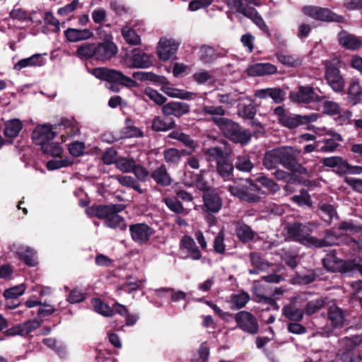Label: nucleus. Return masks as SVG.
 Listing matches in <instances>:
<instances>
[{"mask_svg": "<svg viewBox=\"0 0 362 362\" xmlns=\"http://www.w3.org/2000/svg\"><path fill=\"white\" fill-rule=\"evenodd\" d=\"M316 228L315 224H302L294 223L286 226V231L288 237L293 240L298 241L308 247H322L331 245L333 243L328 242L324 239H317L310 235Z\"/></svg>", "mask_w": 362, "mask_h": 362, "instance_id": "f257e3e1", "label": "nucleus"}, {"mask_svg": "<svg viewBox=\"0 0 362 362\" xmlns=\"http://www.w3.org/2000/svg\"><path fill=\"white\" fill-rule=\"evenodd\" d=\"M217 126L226 136L234 142L246 144L250 140V136L246 132L242 131L238 124L229 119L223 117L218 122Z\"/></svg>", "mask_w": 362, "mask_h": 362, "instance_id": "f03ea898", "label": "nucleus"}, {"mask_svg": "<svg viewBox=\"0 0 362 362\" xmlns=\"http://www.w3.org/2000/svg\"><path fill=\"white\" fill-rule=\"evenodd\" d=\"M92 73L99 79L109 82H117L129 88L137 86V83L134 80L126 76L122 72L115 69L100 67L94 69Z\"/></svg>", "mask_w": 362, "mask_h": 362, "instance_id": "7ed1b4c3", "label": "nucleus"}, {"mask_svg": "<svg viewBox=\"0 0 362 362\" xmlns=\"http://www.w3.org/2000/svg\"><path fill=\"white\" fill-rule=\"evenodd\" d=\"M227 5L231 8L250 18L257 27L268 33V28L257 11L252 7H245L241 0H226Z\"/></svg>", "mask_w": 362, "mask_h": 362, "instance_id": "20e7f679", "label": "nucleus"}, {"mask_svg": "<svg viewBox=\"0 0 362 362\" xmlns=\"http://www.w3.org/2000/svg\"><path fill=\"white\" fill-rule=\"evenodd\" d=\"M128 68L146 69L153 64L151 56L139 49H134L131 54H126L122 61Z\"/></svg>", "mask_w": 362, "mask_h": 362, "instance_id": "39448f33", "label": "nucleus"}, {"mask_svg": "<svg viewBox=\"0 0 362 362\" xmlns=\"http://www.w3.org/2000/svg\"><path fill=\"white\" fill-rule=\"evenodd\" d=\"M255 187L249 180H240L229 185L228 190L232 195L240 199L255 202L259 199L257 195L252 193Z\"/></svg>", "mask_w": 362, "mask_h": 362, "instance_id": "423d86ee", "label": "nucleus"}, {"mask_svg": "<svg viewBox=\"0 0 362 362\" xmlns=\"http://www.w3.org/2000/svg\"><path fill=\"white\" fill-rule=\"evenodd\" d=\"M112 40V35H107L104 42L95 44L96 60L105 62L117 54L118 49Z\"/></svg>", "mask_w": 362, "mask_h": 362, "instance_id": "0eeeda50", "label": "nucleus"}, {"mask_svg": "<svg viewBox=\"0 0 362 362\" xmlns=\"http://www.w3.org/2000/svg\"><path fill=\"white\" fill-rule=\"evenodd\" d=\"M303 13L312 18L323 21H341L342 17L333 13L327 8L308 6L303 8Z\"/></svg>", "mask_w": 362, "mask_h": 362, "instance_id": "6e6552de", "label": "nucleus"}, {"mask_svg": "<svg viewBox=\"0 0 362 362\" xmlns=\"http://www.w3.org/2000/svg\"><path fill=\"white\" fill-rule=\"evenodd\" d=\"M159 86L160 90L170 98L182 100H194L197 96L196 93L173 87L170 81L165 77L160 81Z\"/></svg>", "mask_w": 362, "mask_h": 362, "instance_id": "1a4fd4ad", "label": "nucleus"}, {"mask_svg": "<svg viewBox=\"0 0 362 362\" xmlns=\"http://www.w3.org/2000/svg\"><path fill=\"white\" fill-rule=\"evenodd\" d=\"M179 43L172 38L161 37L157 47V53L162 61H168L177 52Z\"/></svg>", "mask_w": 362, "mask_h": 362, "instance_id": "9d476101", "label": "nucleus"}, {"mask_svg": "<svg viewBox=\"0 0 362 362\" xmlns=\"http://www.w3.org/2000/svg\"><path fill=\"white\" fill-rule=\"evenodd\" d=\"M323 265L329 271L341 273L349 272L354 267L352 262L341 260L332 255H328L323 259Z\"/></svg>", "mask_w": 362, "mask_h": 362, "instance_id": "9b49d317", "label": "nucleus"}, {"mask_svg": "<svg viewBox=\"0 0 362 362\" xmlns=\"http://www.w3.org/2000/svg\"><path fill=\"white\" fill-rule=\"evenodd\" d=\"M290 99L298 103H310L320 101V98L316 94L314 89L309 86H300L297 91H292L289 95Z\"/></svg>", "mask_w": 362, "mask_h": 362, "instance_id": "f8f14e48", "label": "nucleus"}, {"mask_svg": "<svg viewBox=\"0 0 362 362\" xmlns=\"http://www.w3.org/2000/svg\"><path fill=\"white\" fill-rule=\"evenodd\" d=\"M132 239L136 243H146L153 233V230L146 223H136L129 226Z\"/></svg>", "mask_w": 362, "mask_h": 362, "instance_id": "ddd939ff", "label": "nucleus"}, {"mask_svg": "<svg viewBox=\"0 0 362 362\" xmlns=\"http://www.w3.org/2000/svg\"><path fill=\"white\" fill-rule=\"evenodd\" d=\"M235 321L238 327L250 334L258 332V324L256 318L247 311H240L235 315Z\"/></svg>", "mask_w": 362, "mask_h": 362, "instance_id": "4468645a", "label": "nucleus"}, {"mask_svg": "<svg viewBox=\"0 0 362 362\" xmlns=\"http://www.w3.org/2000/svg\"><path fill=\"white\" fill-rule=\"evenodd\" d=\"M274 113L277 117L279 123L285 127L294 129L301 125L300 115L288 114L282 106L276 107Z\"/></svg>", "mask_w": 362, "mask_h": 362, "instance_id": "2eb2a0df", "label": "nucleus"}, {"mask_svg": "<svg viewBox=\"0 0 362 362\" xmlns=\"http://www.w3.org/2000/svg\"><path fill=\"white\" fill-rule=\"evenodd\" d=\"M325 78L329 86L335 92H340L344 89V81L340 74L338 68L332 64L327 66Z\"/></svg>", "mask_w": 362, "mask_h": 362, "instance_id": "dca6fc26", "label": "nucleus"}, {"mask_svg": "<svg viewBox=\"0 0 362 362\" xmlns=\"http://www.w3.org/2000/svg\"><path fill=\"white\" fill-rule=\"evenodd\" d=\"M54 137V133L53 132L52 128L49 125H39L37 126L32 134V139L33 141L37 144L41 146V148H43V146L52 140Z\"/></svg>", "mask_w": 362, "mask_h": 362, "instance_id": "f3484780", "label": "nucleus"}, {"mask_svg": "<svg viewBox=\"0 0 362 362\" xmlns=\"http://www.w3.org/2000/svg\"><path fill=\"white\" fill-rule=\"evenodd\" d=\"M124 209L125 206L123 204L99 205L88 208L86 213L89 216H97L106 220L113 210L122 211Z\"/></svg>", "mask_w": 362, "mask_h": 362, "instance_id": "a211bd4d", "label": "nucleus"}, {"mask_svg": "<svg viewBox=\"0 0 362 362\" xmlns=\"http://www.w3.org/2000/svg\"><path fill=\"white\" fill-rule=\"evenodd\" d=\"M181 251L186 252V257L198 260L202 257V253L194 239L189 235H184L180 241Z\"/></svg>", "mask_w": 362, "mask_h": 362, "instance_id": "6ab92c4d", "label": "nucleus"}, {"mask_svg": "<svg viewBox=\"0 0 362 362\" xmlns=\"http://www.w3.org/2000/svg\"><path fill=\"white\" fill-rule=\"evenodd\" d=\"M189 105L187 103L171 101L166 104L164 103L162 107V113L165 116L173 115L180 117L189 112Z\"/></svg>", "mask_w": 362, "mask_h": 362, "instance_id": "aec40b11", "label": "nucleus"}, {"mask_svg": "<svg viewBox=\"0 0 362 362\" xmlns=\"http://www.w3.org/2000/svg\"><path fill=\"white\" fill-rule=\"evenodd\" d=\"M12 250L29 266L34 267L37 264L36 252L31 247L18 244H13Z\"/></svg>", "mask_w": 362, "mask_h": 362, "instance_id": "412c9836", "label": "nucleus"}, {"mask_svg": "<svg viewBox=\"0 0 362 362\" xmlns=\"http://www.w3.org/2000/svg\"><path fill=\"white\" fill-rule=\"evenodd\" d=\"M339 44L349 49H358L362 47L361 37L350 34L346 31H341L338 34Z\"/></svg>", "mask_w": 362, "mask_h": 362, "instance_id": "4be33fe9", "label": "nucleus"}, {"mask_svg": "<svg viewBox=\"0 0 362 362\" xmlns=\"http://www.w3.org/2000/svg\"><path fill=\"white\" fill-rule=\"evenodd\" d=\"M277 71V68L270 63H257L250 66L247 72L249 76H257L274 74Z\"/></svg>", "mask_w": 362, "mask_h": 362, "instance_id": "5701e85b", "label": "nucleus"}, {"mask_svg": "<svg viewBox=\"0 0 362 362\" xmlns=\"http://www.w3.org/2000/svg\"><path fill=\"white\" fill-rule=\"evenodd\" d=\"M276 153L279 158V163L282 164L286 168H292L295 163V151L291 147H282L276 148Z\"/></svg>", "mask_w": 362, "mask_h": 362, "instance_id": "b1692460", "label": "nucleus"}, {"mask_svg": "<svg viewBox=\"0 0 362 362\" xmlns=\"http://www.w3.org/2000/svg\"><path fill=\"white\" fill-rule=\"evenodd\" d=\"M64 35L66 40L71 42L86 40L91 38L93 35L90 29H76L68 28L64 31Z\"/></svg>", "mask_w": 362, "mask_h": 362, "instance_id": "393cba45", "label": "nucleus"}, {"mask_svg": "<svg viewBox=\"0 0 362 362\" xmlns=\"http://www.w3.org/2000/svg\"><path fill=\"white\" fill-rule=\"evenodd\" d=\"M45 64V60L40 54H35L30 57L22 59L14 64L13 69L20 71L27 67L41 66Z\"/></svg>", "mask_w": 362, "mask_h": 362, "instance_id": "a878e982", "label": "nucleus"}, {"mask_svg": "<svg viewBox=\"0 0 362 362\" xmlns=\"http://www.w3.org/2000/svg\"><path fill=\"white\" fill-rule=\"evenodd\" d=\"M200 113L205 116L209 115L211 120L217 125L218 122L223 118V116L226 112L222 106L204 105Z\"/></svg>", "mask_w": 362, "mask_h": 362, "instance_id": "bb28decb", "label": "nucleus"}, {"mask_svg": "<svg viewBox=\"0 0 362 362\" xmlns=\"http://www.w3.org/2000/svg\"><path fill=\"white\" fill-rule=\"evenodd\" d=\"M235 233L237 237L244 243L252 240L255 235V233L252 230L250 226L242 221L236 223Z\"/></svg>", "mask_w": 362, "mask_h": 362, "instance_id": "cd10ccee", "label": "nucleus"}, {"mask_svg": "<svg viewBox=\"0 0 362 362\" xmlns=\"http://www.w3.org/2000/svg\"><path fill=\"white\" fill-rule=\"evenodd\" d=\"M151 177L158 185L168 186L171 184L172 180L164 165H161L151 173Z\"/></svg>", "mask_w": 362, "mask_h": 362, "instance_id": "c85d7f7f", "label": "nucleus"}, {"mask_svg": "<svg viewBox=\"0 0 362 362\" xmlns=\"http://www.w3.org/2000/svg\"><path fill=\"white\" fill-rule=\"evenodd\" d=\"M23 128V123L18 119L8 120L4 124V135L8 138H15L18 136Z\"/></svg>", "mask_w": 362, "mask_h": 362, "instance_id": "c756f323", "label": "nucleus"}, {"mask_svg": "<svg viewBox=\"0 0 362 362\" xmlns=\"http://www.w3.org/2000/svg\"><path fill=\"white\" fill-rule=\"evenodd\" d=\"M119 211L113 210L107 218L105 221V224L109 228L114 229L124 230L127 228V223L123 217L118 214Z\"/></svg>", "mask_w": 362, "mask_h": 362, "instance_id": "7c9ffc66", "label": "nucleus"}, {"mask_svg": "<svg viewBox=\"0 0 362 362\" xmlns=\"http://www.w3.org/2000/svg\"><path fill=\"white\" fill-rule=\"evenodd\" d=\"M204 205L208 211L216 213L221 208L219 197L214 192H206L204 196Z\"/></svg>", "mask_w": 362, "mask_h": 362, "instance_id": "2f4dec72", "label": "nucleus"}, {"mask_svg": "<svg viewBox=\"0 0 362 362\" xmlns=\"http://www.w3.org/2000/svg\"><path fill=\"white\" fill-rule=\"evenodd\" d=\"M327 134L331 136V139L323 141L324 145L320 148V151L323 152H332L337 148L339 142L342 141V138L338 133L331 131Z\"/></svg>", "mask_w": 362, "mask_h": 362, "instance_id": "473e14b6", "label": "nucleus"}, {"mask_svg": "<svg viewBox=\"0 0 362 362\" xmlns=\"http://www.w3.org/2000/svg\"><path fill=\"white\" fill-rule=\"evenodd\" d=\"M96 47L94 43H84L78 46L76 54L81 59H88L94 58L96 59Z\"/></svg>", "mask_w": 362, "mask_h": 362, "instance_id": "72a5a7b5", "label": "nucleus"}, {"mask_svg": "<svg viewBox=\"0 0 362 362\" xmlns=\"http://www.w3.org/2000/svg\"><path fill=\"white\" fill-rule=\"evenodd\" d=\"M328 317L334 327H340L344 324V315L341 310L336 306H331L328 312Z\"/></svg>", "mask_w": 362, "mask_h": 362, "instance_id": "f704fd0d", "label": "nucleus"}, {"mask_svg": "<svg viewBox=\"0 0 362 362\" xmlns=\"http://www.w3.org/2000/svg\"><path fill=\"white\" fill-rule=\"evenodd\" d=\"M175 127V122L174 121H166L160 117H155L151 124L152 129L156 132H165L173 129Z\"/></svg>", "mask_w": 362, "mask_h": 362, "instance_id": "c9c22d12", "label": "nucleus"}, {"mask_svg": "<svg viewBox=\"0 0 362 362\" xmlns=\"http://www.w3.org/2000/svg\"><path fill=\"white\" fill-rule=\"evenodd\" d=\"M349 100L353 105H356L360 101L362 95L360 84L358 81L351 82L348 89Z\"/></svg>", "mask_w": 362, "mask_h": 362, "instance_id": "e433bc0d", "label": "nucleus"}, {"mask_svg": "<svg viewBox=\"0 0 362 362\" xmlns=\"http://www.w3.org/2000/svg\"><path fill=\"white\" fill-rule=\"evenodd\" d=\"M92 305L95 312L105 317H110L114 313L113 309L99 298L93 299Z\"/></svg>", "mask_w": 362, "mask_h": 362, "instance_id": "4c0bfd02", "label": "nucleus"}, {"mask_svg": "<svg viewBox=\"0 0 362 362\" xmlns=\"http://www.w3.org/2000/svg\"><path fill=\"white\" fill-rule=\"evenodd\" d=\"M121 32L124 39L127 43L132 45L140 44V37L128 25L122 27Z\"/></svg>", "mask_w": 362, "mask_h": 362, "instance_id": "58836bf2", "label": "nucleus"}, {"mask_svg": "<svg viewBox=\"0 0 362 362\" xmlns=\"http://www.w3.org/2000/svg\"><path fill=\"white\" fill-rule=\"evenodd\" d=\"M249 300L250 296L247 292L245 291H242L239 293L232 295L230 298L232 308H242L247 303Z\"/></svg>", "mask_w": 362, "mask_h": 362, "instance_id": "ea45409f", "label": "nucleus"}, {"mask_svg": "<svg viewBox=\"0 0 362 362\" xmlns=\"http://www.w3.org/2000/svg\"><path fill=\"white\" fill-rule=\"evenodd\" d=\"M283 314L293 321H300L303 317V310L292 305L285 306L283 308Z\"/></svg>", "mask_w": 362, "mask_h": 362, "instance_id": "a19ab883", "label": "nucleus"}, {"mask_svg": "<svg viewBox=\"0 0 362 362\" xmlns=\"http://www.w3.org/2000/svg\"><path fill=\"white\" fill-rule=\"evenodd\" d=\"M144 94L153 102L158 105H163L166 102L167 98L160 93L158 90L151 88L146 87L144 90Z\"/></svg>", "mask_w": 362, "mask_h": 362, "instance_id": "79ce46f5", "label": "nucleus"}, {"mask_svg": "<svg viewBox=\"0 0 362 362\" xmlns=\"http://www.w3.org/2000/svg\"><path fill=\"white\" fill-rule=\"evenodd\" d=\"M42 150L45 154L54 157H59L63 153V148L62 146L58 143L52 141L45 144Z\"/></svg>", "mask_w": 362, "mask_h": 362, "instance_id": "37998d69", "label": "nucleus"}, {"mask_svg": "<svg viewBox=\"0 0 362 362\" xmlns=\"http://www.w3.org/2000/svg\"><path fill=\"white\" fill-rule=\"evenodd\" d=\"M181 153L174 148H168L164 151L165 160L169 165H177L181 159Z\"/></svg>", "mask_w": 362, "mask_h": 362, "instance_id": "c03bdc74", "label": "nucleus"}, {"mask_svg": "<svg viewBox=\"0 0 362 362\" xmlns=\"http://www.w3.org/2000/svg\"><path fill=\"white\" fill-rule=\"evenodd\" d=\"M61 125L64 127L67 134L71 136H74L79 133L80 126L74 119H63L61 121Z\"/></svg>", "mask_w": 362, "mask_h": 362, "instance_id": "a18cd8bd", "label": "nucleus"}, {"mask_svg": "<svg viewBox=\"0 0 362 362\" xmlns=\"http://www.w3.org/2000/svg\"><path fill=\"white\" fill-rule=\"evenodd\" d=\"M323 164L327 167H337L340 173H342L344 166L346 167V161L339 156L326 158L323 160Z\"/></svg>", "mask_w": 362, "mask_h": 362, "instance_id": "49530a36", "label": "nucleus"}, {"mask_svg": "<svg viewBox=\"0 0 362 362\" xmlns=\"http://www.w3.org/2000/svg\"><path fill=\"white\" fill-rule=\"evenodd\" d=\"M276 149L267 152L264 157L263 164L267 169H272L279 163Z\"/></svg>", "mask_w": 362, "mask_h": 362, "instance_id": "de8ad7c7", "label": "nucleus"}, {"mask_svg": "<svg viewBox=\"0 0 362 362\" xmlns=\"http://www.w3.org/2000/svg\"><path fill=\"white\" fill-rule=\"evenodd\" d=\"M115 178L122 185L131 187L138 191L139 193H142V190L141 189L139 185L132 176H117Z\"/></svg>", "mask_w": 362, "mask_h": 362, "instance_id": "09e8293b", "label": "nucleus"}, {"mask_svg": "<svg viewBox=\"0 0 362 362\" xmlns=\"http://www.w3.org/2000/svg\"><path fill=\"white\" fill-rule=\"evenodd\" d=\"M217 163V171L222 177H228L233 169V165L228 161L226 157L222 160H219Z\"/></svg>", "mask_w": 362, "mask_h": 362, "instance_id": "8fccbe9b", "label": "nucleus"}, {"mask_svg": "<svg viewBox=\"0 0 362 362\" xmlns=\"http://www.w3.org/2000/svg\"><path fill=\"white\" fill-rule=\"evenodd\" d=\"M277 57L281 64L288 66L296 67L302 64V60L296 56L279 54Z\"/></svg>", "mask_w": 362, "mask_h": 362, "instance_id": "3c124183", "label": "nucleus"}, {"mask_svg": "<svg viewBox=\"0 0 362 362\" xmlns=\"http://www.w3.org/2000/svg\"><path fill=\"white\" fill-rule=\"evenodd\" d=\"M135 163L133 158H119L116 161V167L123 173H130Z\"/></svg>", "mask_w": 362, "mask_h": 362, "instance_id": "603ef678", "label": "nucleus"}, {"mask_svg": "<svg viewBox=\"0 0 362 362\" xmlns=\"http://www.w3.org/2000/svg\"><path fill=\"white\" fill-rule=\"evenodd\" d=\"M124 134L126 137H140L143 136V132L132 124L130 119L126 120V127L124 130Z\"/></svg>", "mask_w": 362, "mask_h": 362, "instance_id": "864d4df0", "label": "nucleus"}, {"mask_svg": "<svg viewBox=\"0 0 362 362\" xmlns=\"http://www.w3.org/2000/svg\"><path fill=\"white\" fill-rule=\"evenodd\" d=\"M291 199L300 206H307L310 207L312 206L310 196L304 190L301 191L299 194L293 196Z\"/></svg>", "mask_w": 362, "mask_h": 362, "instance_id": "5fc2aeb1", "label": "nucleus"}, {"mask_svg": "<svg viewBox=\"0 0 362 362\" xmlns=\"http://www.w3.org/2000/svg\"><path fill=\"white\" fill-rule=\"evenodd\" d=\"M73 163L70 159L51 160L47 163V168L49 170H57L61 168L67 167Z\"/></svg>", "mask_w": 362, "mask_h": 362, "instance_id": "6e6d98bb", "label": "nucleus"}, {"mask_svg": "<svg viewBox=\"0 0 362 362\" xmlns=\"http://www.w3.org/2000/svg\"><path fill=\"white\" fill-rule=\"evenodd\" d=\"M322 112L331 115L339 114L340 107L335 102L326 100L322 104Z\"/></svg>", "mask_w": 362, "mask_h": 362, "instance_id": "4d7b16f0", "label": "nucleus"}, {"mask_svg": "<svg viewBox=\"0 0 362 362\" xmlns=\"http://www.w3.org/2000/svg\"><path fill=\"white\" fill-rule=\"evenodd\" d=\"M25 292V288L21 285L8 289L4 292V296L7 299H15L23 295Z\"/></svg>", "mask_w": 362, "mask_h": 362, "instance_id": "13d9d810", "label": "nucleus"}, {"mask_svg": "<svg viewBox=\"0 0 362 362\" xmlns=\"http://www.w3.org/2000/svg\"><path fill=\"white\" fill-rule=\"evenodd\" d=\"M235 166L239 170L245 172H249L253 168L252 163L247 156H239Z\"/></svg>", "mask_w": 362, "mask_h": 362, "instance_id": "bf43d9fd", "label": "nucleus"}, {"mask_svg": "<svg viewBox=\"0 0 362 362\" xmlns=\"http://www.w3.org/2000/svg\"><path fill=\"white\" fill-rule=\"evenodd\" d=\"M325 302L322 299H316L310 301L307 303L305 307V313L307 315H313L318 310L324 306Z\"/></svg>", "mask_w": 362, "mask_h": 362, "instance_id": "052dcab7", "label": "nucleus"}, {"mask_svg": "<svg viewBox=\"0 0 362 362\" xmlns=\"http://www.w3.org/2000/svg\"><path fill=\"white\" fill-rule=\"evenodd\" d=\"M164 202L166 206L170 209L172 211H174L177 214L184 213L185 209L182 205V204L177 199H174L172 198H165L164 199Z\"/></svg>", "mask_w": 362, "mask_h": 362, "instance_id": "680f3d73", "label": "nucleus"}, {"mask_svg": "<svg viewBox=\"0 0 362 362\" xmlns=\"http://www.w3.org/2000/svg\"><path fill=\"white\" fill-rule=\"evenodd\" d=\"M269 95L275 103H282L286 97V93L279 88H270Z\"/></svg>", "mask_w": 362, "mask_h": 362, "instance_id": "e2e57ef3", "label": "nucleus"}, {"mask_svg": "<svg viewBox=\"0 0 362 362\" xmlns=\"http://www.w3.org/2000/svg\"><path fill=\"white\" fill-rule=\"evenodd\" d=\"M214 249L217 253L222 254L226 250L224 244V233L221 230L214 241Z\"/></svg>", "mask_w": 362, "mask_h": 362, "instance_id": "0e129e2a", "label": "nucleus"}, {"mask_svg": "<svg viewBox=\"0 0 362 362\" xmlns=\"http://www.w3.org/2000/svg\"><path fill=\"white\" fill-rule=\"evenodd\" d=\"M250 258L252 264L257 268V269L264 270L268 267V264L262 260L259 254L256 252H251L250 254Z\"/></svg>", "mask_w": 362, "mask_h": 362, "instance_id": "69168bd1", "label": "nucleus"}, {"mask_svg": "<svg viewBox=\"0 0 362 362\" xmlns=\"http://www.w3.org/2000/svg\"><path fill=\"white\" fill-rule=\"evenodd\" d=\"M84 144L80 141L73 142L69 146V151L70 153L76 157L81 156L84 151Z\"/></svg>", "mask_w": 362, "mask_h": 362, "instance_id": "338daca9", "label": "nucleus"}, {"mask_svg": "<svg viewBox=\"0 0 362 362\" xmlns=\"http://www.w3.org/2000/svg\"><path fill=\"white\" fill-rule=\"evenodd\" d=\"M193 79L199 84L205 83L212 79L211 74L206 71H199L194 74Z\"/></svg>", "mask_w": 362, "mask_h": 362, "instance_id": "774afa93", "label": "nucleus"}]
</instances>
